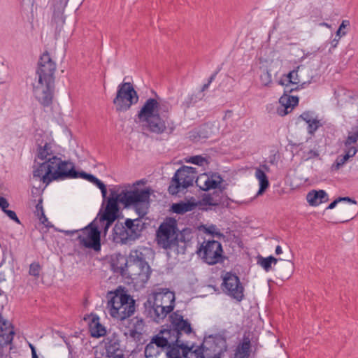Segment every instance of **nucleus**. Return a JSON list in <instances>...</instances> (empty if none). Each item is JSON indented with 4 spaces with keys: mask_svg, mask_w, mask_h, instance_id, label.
I'll list each match as a JSON object with an SVG mask.
<instances>
[{
    "mask_svg": "<svg viewBox=\"0 0 358 358\" xmlns=\"http://www.w3.org/2000/svg\"><path fill=\"white\" fill-rule=\"evenodd\" d=\"M107 308L112 317L120 321L131 317L136 308V300L129 294L126 287L120 285L107 293Z\"/></svg>",
    "mask_w": 358,
    "mask_h": 358,
    "instance_id": "6",
    "label": "nucleus"
},
{
    "mask_svg": "<svg viewBox=\"0 0 358 358\" xmlns=\"http://www.w3.org/2000/svg\"><path fill=\"white\" fill-rule=\"evenodd\" d=\"M320 157L319 152L317 150H310L307 152H303V157L306 160L318 158Z\"/></svg>",
    "mask_w": 358,
    "mask_h": 358,
    "instance_id": "49",
    "label": "nucleus"
},
{
    "mask_svg": "<svg viewBox=\"0 0 358 358\" xmlns=\"http://www.w3.org/2000/svg\"><path fill=\"white\" fill-rule=\"evenodd\" d=\"M119 345H120V343H119V341L118 340H116V341H110L106 345V346L108 348H110V349H115L116 352L119 350Z\"/></svg>",
    "mask_w": 358,
    "mask_h": 358,
    "instance_id": "62",
    "label": "nucleus"
},
{
    "mask_svg": "<svg viewBox=\"0 0 358 358\" xmlns=\"http://www.w3.org/2000/svg\"><path fill=\"white\" fill-rule=\"evenodd\" d=\"M94 220L80 229L83 235L80 234L76 238L80 246L99 252L101 248V231L99 226L94 223Z\"/></svg>",
    "mask_w": 358,
    "mask_h": 358,
    "instance_id": "12",
    "label": "nucleus"
},
{
    "mask_svg": "<svg viewBox=\"0 0 358 358\" xmlns=\"http://www.w3.org/2000/svg\"><path fill=\"white\" fill-rule=\"evenodd\" d=\"M144 315L157 323L163 320L169 313L173 310V305L159 304L158 297H155V301L148 299L143 304Z\"/></svg>",
    "mask_w": 358,
    "mask_h": 358,
    "instance_id": "15",
    "label": "nucleus"
},
{
    "mask_svg": "<svg viewBox=\"0 0 358 358\" xmlns=\"http://www.w3.org/2000/svg\"><path fill=\"white\" fill-rule=\"evenodd\" d=\"M202 227L203 232L208 235H210L213 237L217 238L219 239H224L225 238V236L217 230L215 224H210L208 227L202 226Z\"/></svg>",
    "mask_w": 358,
    "mask_h": 358,
    "instance_id": "38",
    "label": "nucleus"
},
{
    "mask_svg": "<svg viewBox=\"0 0 358 358\" xmlns=\"http://www.w3.org/2000/svg\"><path fill=\"white\" fill-rule=\"evenodd\" d=\"M206 161V159L202 157L201 155H196L191 157L190 159L188 160L189 162L199 166H202L203 162Z\"/></svg>",
    "mask_w": 358,
    "mask_h": 358,
    "instance_id": "48",
    "label": "nucleus"
},
{
    "mask_svg": "<svg viewBox=\"0 0 358 358\" xmlns=\"http://www.w3.org/2000/svg\"><path fill=\"white\" fill-rule=\"evenodd\" d=\"M152 92L157 99H148L136 117L140 122L146 123L151 133L162 134L167 132L171 134L176 129V124L171 119L172 106L169 101L162 100L154 91Z\"/></svg>",
    "mask_w": 358,
    "mask_h": 358,
    "instance_id": "1",
    "label": "nucleus"
},
{
    "mask_svg": "<svg viewBox=\"0 0 358 358\" xmlns=\"http://www.w3.org/2000/svg\"><path fill=\"white\" fill-rule=\"evenodd\" d=\"M110 266L114 273L125 275L128 268L127 257L120 253L116 254L111 258Z\"/></svg>",
    "mask_w": 358,
    "mask_h": 358,
    "instance_id": "25",
    "label": "nucleus"
},
{
    "mask_svg": "<svg viewBox=\"0 0 358 358\" xmlns=\"http://www.w3.org/2000/svg\"><path fill=\"white\" fill-rule=\"evenodd\" d=\"M169 324L162 329V334H171L175 339L180 340L182 334L189 335L195 334L188 319H184L180 310L173 312L169 316Z\"/></svg>",
    "mask_w": 358,
    "mask_h": 358,
    "instance_id": "11",
    "label": "nucleus"
},
{
    "mask_svg": "<svg viewBox=\"0 0 358 358\" xmlns=\"http://www.w3.org/2000/svg\"><path fill=\"white\" fill-rule=\"evenodd\" d=\"M278 260L279 262L273 268L276 275L282 280L288 279L294 272V263L291 260H285L281 258H278Z\"/></svg>",
    "mask_w": 358,
    "mask_h": 358,
    "instance_id": "21",
    "label": "nucleus"
},
{
    "mask_svg": "<svg viewBox=\"0 0 358 358\" xmlns=\"http://www.w3.org/2000/svg\"><path fill=\"white\" fill-rule=\"evenodd\" d=\"M37 217L39 219L41 224H44L45 226V227L49 229V228H52L54 227L53 224L48 221V219L45 216L44 212H42V214H41L40 215H38Z\"/></svg>",
    "mask_w": 358,
    "mask_h": 358,
    "instance_id": "51",
    "label": "nucleus"
},
{
    "mask_svg": "<svg viewBox=\"0 0 358 358\" xmlns=\"http://www.w3.org/2000/svg\"><path fill=\"white\" fill-rule=\"evenodd\" d=\"M341 201H347L348 203H352L355 205L357 204V201L352 198H350L349 196H343V197L339 196V197L336 198V199H334L332 202H331L329 203V205L327 207L326 209H327V210L334 209L336 206V205Z\"/></svg>",
    "mask_w": 358,
    "mask_h": 358,
    "instance_id": "40",
    "label": "nucleus"
},
{
    "mask_svg": "<svg viewBox=\"0 0 358 358\" xmlns=\"http://www.w3.org/2000/svg\"><path fill=\"white\" fill-rule=\"evenodd\" d=\"M92 319L89 324L90 336L99 338L106 334V329L99 322V317L96 314H91Z\"/></svg>",
    "mask_w": 358,
    "mask_h": 358,
    "instance_id": "26",
    "label": "nucleus"
},
{
    "mask_svg": "<svg viewBox=\"0 0 358 358\" xmlns=\"http://www.w3.org/2000/svg\"><path fill=\"white\" fill-rule=\"evenodd\" d=\"M122 214L106 210H99L98 217L104 234L106 235L111 225L118 220Z\"/></svg>",
    "mask_w": 358,
    "mask_h": 358,
    "instance_id": "23",
    "label": "nucleus"
},
{
    "mask_svg": "<svg viewBox=\"0 0 358 358\" xmlns=\"http://www.w3.org/2000/svg\"><path fill=\"white\" fill-rule=\"evenodd\" d=\"M203 98V96L199 95V94H189L184 101L182 103L181 106L187 110L191 107H193L199 100Z\"/></svg>",
    "mask_w": 358,
    "mask_h": 358,
    "instance_id": "36",
    "label": "nucleus"
},
{
    "mask_svg": "<svg viewBox=\"0 0 358 358\" xmlns=\"http://www.w3.org/2000/svg\"><path fill=\"white\" fill-rule=\"evenodd\" d=\"M203 176H207V174L203 173L197 176L196 168L182 166L175 172L172 177L168 187V192L171 195H177L179 192H184L188 187L193 186L194 180L196 185L204 192L220 187V181H216L215 179H212L210 177H207L203 186H200L199 181Z\"/></svg>",
    "mask_w": 358,
    "mask_h": 358,
    "instance_id": "5",
    "label": "nucleus"
},
{
    "mask_svg": "<svg viewBox=\"0 0 358 358\" xmlns=\"http://www.w3.org/2000/svg\"><path fill=\"white\" fill-rule=\"evenodd\" d=\"M3 213L13 221H14L15 222L17 223V224H20V221L18 218V217L17 216L16 213L15 211L12 210H8V209H6V210L3 211Z\"/></svg>",
    "mask_w": 358,
    "mask_h": 358,
    "instance_id": "53",
    "label": "nucleus"
},
{
    "mask_svg": "<svg viewBox=\"0 0 358 358\" xmlns=\"http://www.w3.org/2000/svg\"><path fill=\"white\" fill-rule=\"evenodd\" d=\"M189 138L193 141H199L210 138L213 134V125L210 122L201 124L199 128L189 131Z\"/></svg>",
    "mask_w": 358,
    "mask_h": 358,
    "instance_id": "24",
    "label": "nucleus"
},
{
    "mask_svg": "<svg viewBox=\"0 0 358 358\" xmlns=\"http://www.w3.org/2000/svg\"><path fill=\"white\" fill-rule=\"evenodd\" d=\"M129 336L134 338L135 341H140L142 336V334L139 330L132 328L129 330Z\"/></svg>",
    "mask_w": 358,
    "mask_h": 358,
    "instance_id": "57",
    "label": "nucleus"
},
{
    "mask_svg": "<svg viewBox=\"0 0 358 358\" xmlns=\"http://www.w3.org/2000/svg\"><path fill=\"white\" fill-rule=\"evenodd\" d=\"M350 26L349 20H343L341 24H340L338 30L336 32V36L341 38L347 34L346 31H344L345 29L348 28Z\"/></svg>",
    "mask_w": 358,
    "mask_h": 358,
    "instance_id": "44",
    "label": "nucleus"
},
{
    "mask_svg": "<svg viewBox=\"0 0 358 358\" xmlns=\"http://www.w3.org/2000/svg\"><path fill=\"white\" fill-rule=\"evenodd\" d=\"M350 158V155H348L345 152V155H338L336 158L338 166H343Z\"/></svg>",
    "mask_w": 358,
    "mask_h": 358,
    "instance_id": "59",
    "label": "nucleus"
},
{
    "mask_svg": "<svg viewBox=\"0 0 358 358\" xmlns=\"http://www.w3.org/2000/svg\"><path fill=\"white\" fill-rule=\"evenodd\" d=\"M155 297H158L159 304L173 305V308L175 307V294L173 292L159 293L156 294Z\"/></svg>",
    "mask_w": 358,
    "mask_h": 358,
    "instance_id": "33",
    "label": "nucleus"
},
{
    "mask_svg": "<svg viewBox=\"0 0 358 358\" xmlns=\"http://www.w3.org/2000/svg\"><path fill=\"white\" fill-rule=\"evenodd\" d=\"M152 193V189L150 187L141 189L137 187L131 190L127 189L122 198L123 205L125 208L132 206L138 216L145 217L148 213Z\"/></svg>",
    "mask_w": 358,
    "mask_h": 358,
    "instance_id": "8",
    "label": "nucleus"
},
{
    "mask_svg": "<svg viewBox=\"0 0 358 358\" xmlns=\"http://www.w3.org/2000/svg\"><path fill=\"white\" fill-rule=\"evenodd\" d=\"M251 344L249 338H245L241 345V350L243 353L248 355V352L250 348Z\"/></svg>",
    "mask_w": 358,
    "mask_h": 358,
    "instance_id": "50",
    "label": "nucleus"
},
{
    "mask_svg": "<svg viewBox=\"0 0 358 358\" xmlns=\"http://www.w3.org/2000/svg\"><path fill=\"white\" fill-rule=\"evenodd\" d=\"M310 83V80L306 81L301 83L300 85H294V87H291L290 85L292 83H287L285 82L283 80H280L278 81V84L285 87L283 94L289 95V94L292 93L294 91H299L301 89L306 88Z\"/></svg>",
    "mask_w": 358,
    "mask_h": 358,
    "instance_id": "32",
    "label": "nucleus"
},
{
    "mask_svg": "<svg viewBox=\"0 0 358 358\" xmlns=\"http://www.w3.org/2000/svg\"><path fill=\"white\" fill-rule=\"evenodd\" d=\"M162 329L160 330L158 334L152 338L151 341L159 348L164 350L166 349L171 344V341L175 338L172 337L171 334H165V332L162 334Z\"/></svg>",
    "mask_w": 358,
    "mask_h": 358,
    "instance_id": "29",
    "label": "nucleus"
},
{
    "mask_svg": "<svg viewBox=\"0 0 358 358\" xmlns=\"http://www.w3.org/2000/svg\"><path fill=\"white\" fill-rule=\"evenodd\" d=\"M69 0H53V13L51 24L55 26V36L59 35L65 23L64 9Z\"/></svg>",
    "mask_w": 358,
    "mask_h": 358,
    "instance_id": "17",
    "label": "nucleus"
},
{
    "mask_svg": "<svg viewBox=\"0 0 358 358\" xmlns=\"http://www.w3.org/2000/svg\"><path fill=\"white\" fill-rule=\"evenodd\" d=\"M299 66H297L296 69L289 71L287 74H284L280 80H283L287 83H292V85H300V79L298 76V69Z\"/></svg>",
    "mask_w": 358,
    "mask_h": 358,
    "instance_id": "35",
    "label": "nucleus"
},
{
    "mask_svg": "<svg viewBox=\"0 0 358 358\" xmlns=\"http://www.w3.org/2000/svg\"><path fill=\"white\" fill-rule=\"evenodd\" d=\"M160 353L159 348L156 346L152 341H150L148 344L146 345L144 354L146 358H150L153 357H157Z\"/></svg>",
    "mask_w": 358,
    "mask_h": 358,
    "instance_id": "39",
    "label": "nucleus"
},
{
    "mask_svg": "<svg viewBox=\"0 0 358 358\" xmlns=\"http://www.w3.org/2000/svg\"><path fill=\"white\" fill-rule=\"evenodd\" d=\"M300 117L306 122L310 121V119H311L313 117L309 111H306L300 115Z\"/></svg>",
    "mask_w": 358,
    "mask_h": 358,
    "instance_id": "63",
    "label": "nucleus"
},
{
    "mask_svg": "<svg viewBox=\"0 0 358 358\" xmlns=\"http://www.w3.org/2000/svg\"><path fill=\"white\" fill-rule=\"evenodd\" d=\"M196 253L210 266L222 264L227 259L221 243L213 239L203 241L197 248Z\"/></svg>",
    "mask_w": 358,
    "mask_h": 358,
    "instance_id": "9",
    "label": "nucleus"
},
{
    "mask_svg": "<svg viewBox=\"0 0 358 358\" xmlns=\"http://www.w3.org/2000/svg\"><path fill=\"white\" fill-rule=\"evenodd\" d=\"M221 288L227 295L237 302H241L244 299L245 289L239 277L236 273H226L223 277Z\"/></svg>",
    "mask_w": 358,
    "mask_h": 358,
    "instance_id": "14",
    "label": "nucleus"
},
{
    "mask_svg": "<svg viewBox=\"0 0 358 358\" xmlns=\"http://www.w3.org/2000/svg\"><path fill=\"white\" fill-rule=\"evenodd\" d=\"M127 261L128 267L136 266L139 268L138 275H143L145 280L149 279L152 270L142 252L137 250H131Z\"/></svg>",
    "mask_w": 358,
    "mask_h": 358,
    "instance_id": "16",
    "label": "nucleus"
},
{
    "mask_svg": "<svg viewBox=\"0 0 358 358\" xmlns=\"http://www.w3.org/2000/svg\"><path fill=\"white\" fill-rule=\"evenodd\" d=\"M358 152V147L355 146L354 145H350L348 147H345V152L350 155V157H354L356 153Z\"/></svg>",
    "mask_w": 358,
    "mask_h": 358,
    "instance_id": "55",
    "label": "nucleus"
},
{
    "mask_svg": "<svg viewBox=\"0 0 358 358\" xmlns=\"http://www.w3.org/2000/svg\"><path fill=\"white\" fill-rule=\"evenodd\" d=\"M201 345L206 358H220L227 350V340L220 334L209 335Z\"/></svg>",
    "mask_w": 358,
    "mask_h": 358,
    "instance_id": "13",
    "label": "nucleus"
},
{
    "mask_svg": "<svg viewBox=\"0 0 358 358\" xmlns=\"http://www.w3.org/2000/svg\"><path fill=\"white\" fill-rule=\"evenodd\" d=\"M342 210L343 211V213L345 214V217H344L345 219L343 220H341L340 222H348V221L353 219L355 216V210L352 209V208L345 206L344 208H343Z\"/></svg>",
    "mask_w": 358,
    "mask_h": 358,
    "instance_id": "43",
    "label": "nucleus"
},
{
    "mask_svg": "<svg viewBox=\"0 0 358 358\" xmlns=\"http://www.w3.org/2000/svg\"><path fill=\"white\" fill-rule=\"evenodd\" d=\"M138 94L131 83L123 82L117 86L115 97L113 103L117 112H125L130 109L132 105L138 103Z\"/></svg>",
    "mask_w": 358,
    "mask_h": 358,
    "instance_id": "10",
    "label": "nucleus"
},
{
    "mask_svg": "<svg viewBox=\"0 0 358 358\" xmlns=\"http://www.w3.org/2000/svg\"><path fill=\"white\" fill-rule=\"evenodd\" d=\"M36 143L37 145L36 157L41 160L45 162L52 157H56L52 149V143L43 139L37 138Z\"/></svg>",
    "mask_w": 358,
    "mask_h": 358,
    "instance_id": "22",
    "label": "nucleus"
},
{
    "mask_svg": "<svg viewBox=\"0 0 358 358\" xmlns=\"http://www.w3.org/2000/svg\"><path fill=\"white\" fill-rule=\"evenodd\" d=\"M198 205H206L214 206L218 205L217 202H215L213 196L210 194H205L203 195L201 201H198Z\"/></svg>",
    "mask_w": 358,
    "mask_h": 358,
    "instance_id": "42",
    "label": "nucleus"
},
{
    "mask_svg": "<svg viewBox=\"0 0 358 358\" xmlns=\"http://www.w3.org/2000/svg\"><path fill=\"white\" fill-rule=\"evenodd\" d=\"M10 327H11V328L13 327L12 325L0 314V335L8 333V331L10 330L8 328Z\"/></svg>",
    "mask_w": 358,
    "mask_h": 358,
    "instance_id": "46",
    "label": "nucleus"
},
{
    "mask_svg": "<svg viewBox=\"0 0 358 358\" xmlns=\"http://www.w3.org/2000/svg\"><path fill=\"white\" fill-rule=\"evenodd\" d=\"M322 124L320 122L319 124H309V125H308V132L313 135L314 134V133L315 132V131L320 127H321Z\"/></svg>",
    "mask_w": 358,
    "mask_h": 358,
    "instance_id": "61",
    "label": "nucleus"
},
{
    "mask_svg": "<svg viewBox=\"0 0 358 358\" xmlns=\"http://www.w3.org/2000/svg\"><path fill=\"white\" fill-rule=\"evenodd\" d=\"M278 262V258H275L272 255H270L267 257H264L261 255H259L257 258V264L262 266L266 272H268L270 270H271L272 264H273L275 267Z\"/></svg>",
    "mask_w": 358,
    "mask_h": 358,
    "instance_id": "31",
    "label": "nucleus"
},
{
    "mask_svg": "<svg viewBox=\"0 0 358 358\" xmlns=\"http://www.w3.org/2000/svg\"><path fill=\"white\" fill-rule=\"evenodd\" d=\"M299 98L297 96L282 94L279 99L281 106L278 108V113L281 116H285L292 111L299 104Z\"/></svg>",
    "mask_w": 358,
    "mask_h": 358,
    "instance_id": "20",
    "label": "nucleus"
},
{
    "mask_svg": "<svg viewBox=\"0 0 358 358\" xmlns=\"http://www.w3.org/2000/svg\"><path fill=\"white\" fill-rule=\"evenodd\" d=\"M197 206L198 203H196L195 201H180L178 203H173L171 206V210L174 213L183 215L187 212L193 210Z\"/></svg>",
    "mask_w": 358,
    "mask_h": 358,
    "instance_id": "28",
    "label": "nucleus"
},
{
    "mask_svg": "<svg viewBox=\"0 0 358 358\" xmlns=\"http://www.w3.org/2000/svg\"><path fill=\"white\" fill-rule=\"evenodd\" d=\"M8 206L9 203L8 200L3 196H0V209L3 212Z\"/></svg>",
    "mask_w": 358,
    "mask_h": 358,
    "instance_id": "60",
    "label": "nucleus"
},
{
    "mask_svg": "<svg viewBox=\"0 0 358 358\" xmlns=\"http://www.w3.org/2000/svg\"><path fill=\"white\" fill-rule=\"evenodd\" d=\"M134 320L136 321L133 324V328L136 329L138 330H142L143 327L144 326L143 319L136 316L134 317Z\"/></svg>",
    "mask_w": 358,
    "mask_h": 358,
    "instance_id": "58",
    "label": "nucleus"
},
{
    "mask_svg": "<svg viewBox=\"0 0 358 358\" xmlns=\"http://www.w3.org/2000/svg\"><path fill=\"white\" fill-rule=\"evenodd\" d=\"M56 64L45 50L41 56L36 69L38 82L33 84V94L35 99L44 108L52 104L55 93V73Z\"/></svg>",
    "mask_w": 358,
    "mask_h": 358,
    "instance_id": "3",
    "label": "nucleus"
},
{
    "mask_svg": "<svg viewBox=\"0 0 358 358\" xmlns=\"http://www.w3.org/2000/svg\"><path fill=\"white\" fill-rule=\"evenodd\" d=\"M357 138L352 134L350 133L346 140L345 141V147H348L350 145H354L357 141Z\"/></svg>",
    "mask_w": 358,
    "mask_h": 358,
    "instance_id": "56",
    "label": "nucleus"
},
{
    "mask_svg": "<svg viewBox=\"0 0 358 358\" xmlns=\"http://www.w3.org/2000/svg\"><path fill=\"white\" fill-rule=\"evenodd\" d=\"M192 238L191 228L185 227L180 230L176 219L166 217L156 230L155 241L160 248L166 250L176 248L178 254L184 255Z\"/></svg>",
    "mask_w": 358,
    "mask_h": 358,
    "instance_id": "2",
    "label": "nucleus"
},
{
    "mask_svg": "<svg viewBox=\"0 0 358 358\" xmlns=\"http://www.w3.org/2000/svg\"><path fill=\"white\" fill-rule=\"evenodd\" d=\"M106 357L108 358H125L123 353L116 354L115 349H110L106 346Z\"/></svg>",
    "mask_w": 358,
    "mask_h": 358,
    "instance_id": "47",
    "label": "nucleus"
},
{
    "mask_svg": "<svg viewBox=\"0 0 358 358\" xmlns=\"http://www.w3.org/2000/svg\"><path fill=\"white\" fill-rule=\"evenodd\" d=\"M100 190H101L102 198H103V201H102V203H101L100 210H105V206H106V201L108 198V196L107 195L108 191H107L106 185L104 186L103 188L100 189Z\"/></svg>",
    "mask_w": 358,
    "mask_h": 358,
    "instance_id": "52",
    "label": "nucleus"
},
{
    "mask_svg": "<svg viewBox=\"0 0 358 358\" xmlns=\"http://www.w3.org/2000/svg\"><path fill=\"white\" fill-rule=\"evenodd\" d=\"M76 176H77L76 177V178H80L87 180V181H89L92 183H93L95 178H96L91 173H86L83 171H77V170H76Z\"/></svg>",
    "mask_w": 358,
    "mask_h": 358,
    "instance_id": "45",
    "label": "nucleus"
},
{
    "mask_svg": "<svg viewBox=\"0 0 358 358\" xmlns=\"http://www.w3.org/2000/svg\"><path fill=\"white\" fill-rule=\"evenodd\" d=\"M76 176L74 163L58 157H52L34 166L33 177L39 178L46 185L52 181L76 178Z\"/></svg>",
    "mask_w": 358,
    "mask_h": 358,
    "instance_id": "4",
    "label": "nucleus"
},
{
    "mask_svg": "<svg viewBox=\"0 0 358 358\" xmlns=\"http://www.w3.org/2000/svg\"><path fill=\"white\" fill-rule=\"evenodd\" d=\"M210 178L212 179H215L216 181H220V183H222L223 181V178H222L221 175L217 172L211 173Z\"/></svg>",
    "mask_w": 358,
    "mask_h": 358,
    "instance_id": "64",
    "label": "nucleus"
},
{
    "mask_svg": "<svg viewBox=\"0 0 358 358\" xmlns=\"http://www.w3.org/2000/svg\"><path fill=\"white\" fill-rule=\"evenodd\" d=\"M140 217L136 219L127 218L124 222H117L113 228V241L121 245L131 244L142 236L147 224Z\"/></svg>",
    "mask_w": 358,
    "mask_h": 358,
    "instance_id": "7",
    "label": "nucleus"
},
{
    "mask_svg": "<svg viewBox=\"0 0 358 358\" xmlns=\"http://www.w3.org/2000/svg\"><path fill=\"white\" fill-rule=\"evenodd\" d=\"M166 350V358H184L189 351L188 345L178 339L171 341Z\"/></svg>",
    "mask_w": 358,
    "mask_h": 358,
    "instance_id": "19",
    "label": "nucleus"
},
{
    "mask_svg": "<svg viewBox=\"0 0 358 358\" xmlns=\"http://www.w3.org/2000/svg\"><path fill=\"white\" fill-rule=\"evenodd\" d=\"M119 189L120 186H115L113 188L109 189L110 194L106 201V210L122 214L120 203L123 204L122 198L126 194L127 189L122 190L120 192Z\"/></svg>",
    "mask_w": 358,
    "mask_h": 358,
    "instance_id": "18",
    "label": "nucleus"
},
{
    "mask_svg": "<svg viewBox=\"0 0 358 358\" xmlns=\"http://www.w3.org/2000/svg\"><path fill=\"white\" fill-rule=\"evenodd\" d=\"M41 270L42 268L39 262H34L29 265V274L35 278H38Z\"/></svg>",
    "mask_w": 358,
    "mask_h": 358,
    "instance_id": "41",
    "label": "nucleus"
},
{
    "mask_svg": "<svg viewBox=\"0 0 358 358\" xmlns=\"http://www.w3.org/2000/svg\"><path fill=\"white\" fill-rule=\"evenodd\" d=\"M42 212H44L43 207V198L40 196L36 205V210L34 211V213L36 216H38L42 214Z\"/></svg>",
    "mask_w": 358,
    "mask_h": 358,
    "instance_id": "54",
    "label": "nucleus"
},
{
    "mask_svg": "<svg viewBox=\"0 0 358 358\" xmlns=\"http://www.w3.org/2000/svg\"><path fill=\"white\" fill-rule=\"evenodd\" d=\"M194 348V344L188 345L189 351L184 358H206V353L203 349L201 348V345L197 346L195 349Z\"/></svg>",
    "mask_w": 358,
    "mask_h": 358,
    "instance_id": "34",
    "label": "nucleus"
},
{
    "mask_svg": "<svg viewBox=\"0 0 358 358\" xmlns=\"http://www.w3.org/2000/svg\"><path fill=\"white\" fill-rule=\"evenodd\" d=\"M255 176L258 179L259 183V188L257 192V195H261L269 187L268 178L264 171L259 168L256 169Z\"/></svg>",
    "mask_w": 358,
    "mask_h": 358,
    "instance_id": "30",
    "label": "nucleus"
},
{
    "mask_svg": "<svg viewBox=\"0 0 358 358\" xmlns=\"http://www.w3.org/2000/svg\"><path fill=\"white\" fill-rule=\"evenodd\" d=\"M14 335L13 327L8 331V333L0 335V350L12 343Z\"/></svg>",
    "mask_w": 358,
    "mask_h": 358,
    "instance_id": "37",
    "label": "nucleus"
},
{
    "mask_svg": "<svg viewBox=\"0 0 358 358\" xmlns=\"http://www.w3.org/2000/svg\"><path fill=\"white\" fill-rule=\"evenodd\" d=\"M306 199L310 206H317L322 203L326 202L329 200L327 192L323 189L311 190L306 196Z\"/></svg>",
    "mask_w": 358,
    "mask_h": 358,
    "instance_id": "27",
    "label": "nucleus"
}]
</instances>
